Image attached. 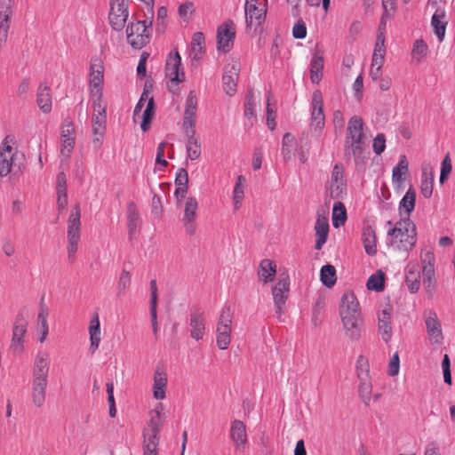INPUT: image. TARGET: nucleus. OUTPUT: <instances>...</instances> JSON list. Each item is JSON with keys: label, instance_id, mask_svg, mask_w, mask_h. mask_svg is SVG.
<instances>
[{"label": "nucleus", "instance_id": "nucleus-34", "mask_svg": "<svg viewBox=\"0 0 455 455\" xmlns=\"http://www.w3.org/2000/svg\"><path fill=\"white\" fill-rule=\"evenodd\" d=\"M447 20L443 10L437 9L432 16L431 25L438 40L442 42L445 36Z\"/></svg>", "mask_w": 455, "mask_h": 455}, {"label": "nucleus", "instance_id": "nucleus-32", "mask_svg": "<svg viewBox=\"0 0 455 455\" xmlns=\"http://www.w3.org/2000/svg\"><path fill=\"white\" fill-rule=\"evenodd\" d=\"M36 103L43 113H50L52 110V95L49 86L41 84L37 89Z\"/></svg>", "mask_w": 455, "mask_h": 455}, {"label": "nucleus", "instance_id": "nucleus-25", "mask_svg": "<svg viewBox=\"0 0 455 455\" xmlns=\"http://www.w3.org/2000/svg\"><path fill=\"white\" fill-rule=\"evenodd\" d=\"M426 327L431 343L440 344L443 339L441 323L435 312H429L426 318Z\"/></svg>", "mask_w": 455, "mask_h": 455}, {"label": "nucleus", "instance_id": "nucleus-35", "mask_svg": "<svg viewBox=\"0 0 455 455\" xmlns=\"http://www.w3.org/2000/svg\"><path fill=\"white\" fill-rule=\"evenodd\" d=\"M90 334V351L93 354L100 346V324L99 315H95L90 321L89 325Z\"/></svg>", "mask_w": 455, "mask_h": 455}, {"label": "nucleus", "instance_id": "nucleus-4", "mask_svg": "<svg viewBox=\"0 0 455 455\" xmlns=\"http://www.w3.org/2000/svg\"><path fill=\"white\" fill-rule=\"evenodd\" d=\"M363 120L354 116L347 124V135L345 140V152L347 155L359 156L363 148Z\"/></svg>", "mask_w": 455, "mask_h": 455}, {"label": "nucleus", "instance_id": "nucleus-63", "mask_svg": "<svg viewBox=\"0 0 455 455\" xmlns=\"http://www.w3.org/2000/svg\"><path fill=\"white\" fill-rule=\"evenodd\" d=\"M451 172V163L450 156L447 155L442 162L441 174H440V181L443 182L447 176Z\"/></svg>", "mask_w": 455, "mask_h": 455}, {"label": "nucleus", "instance_id": "nucleus-10", "mask_svg": "<svg viewBox=\"0 0 455 455\" xmlns=\"http://www.w3.org/2000/svg\"><path fill=\"white\" fill-rule=\"evenodd\" d=\"M324 127V115L323 109V95L318 90L312 94L310 131L318 137Z\"/></svg>", "mask_w": 455, "mask_h": 455}, {"label": "nucleus", "instance_id": "nucleus-54", "mask_svg": "<svg viewBox=\"0 0 455 455\" xmlns=\"http://www.w3.org/2000/svg\"><path fill=\"white\" fill-rule=\"evenodd\" d=\"M366 286L369 290L380 291L384 289V275L382 274L372 275L367 281Z\"/></svg>", "mask_w": 455, "mask_h": 455}, {"label": "nucleus", "instance_id": "nucleus-52", "mask_svg": "<svg viewBox=\"0 0 455 455\" xmlns=\"http://www.w3.org/2000/svg\"><path fill=\"white\" fill-rule=\"evenodd\" d=\"M358 379L370 377V365L366 357L360 355L356 362Z\"/></svg>", "mask_w": 455, "mask_h": 455}, {"label": "nucleus", "instance_id": "nucleus-57", "mask_svg": "<svg viewBox=\"0 0 455 455\" xmlns=\"http://www.w3.org/2000/svg\"><path fill=\"white\" fill-rule=\"evenodd\" d=\"M166 18H167V8L162 6L157 11L156 17V31L158 33H163L164 31V28L166 25Z\"/></svg>", "mask_w": 455, "mask_h": 455}, {"label": "nucleus", "instance_id": "nucleus-37", "mask_svg": "<svg viewBox=\"0 0 455 455\" xmlns=\"http://www.w3.org/2000/svg\"><path fill=\"white\" fill-rule=\"evenodd\" d=\"M106 121L107 116L92 115V142L96 147L100 145L106 129Z\"/></svg>", "mask_w": 455, "mask_h": 455}, {"label": "nucleus", "instance_id": "nucleus-2", "mask_svg": "<svg viewBox=\"0 0 455 455\" xmlns=\"http://www.w3.org/2000/svg\"><path fill=\"white\" fill-rule=\"evenodd\" d=\"M417 243L415 224L404 218L387 231V245L394 251L409 252Z\"/></svg>", "mask_w": 455, "mask_h": 455}, {"label": "nucleus", "instance_id": "nucleus-26", "mask_svg": "<svg viewBox=\"0 0 455 455\" xmlns=\"http://www.w3.org/2000/svg\"><path fill=\"white\" fill-rule=\"evenodd\" d=\"M167 374L160 367H156L154 372L153 395L156 400L165 398L167 387Z\"/></svg>", "mask_w": 455, "mask_h": 455}, {"label": "nucleus", "instance_id": "nucleus-46", "mask_svg": "<svg viewBox=\"0 0 455 455\" xmlns=\"http://www.w3.org/2000/svg\"><path fill=\"white\" fill-rule=\"evenodd\" d=\"M408 172V162L405 156H402L398 164L394 167L392 172V180L395 183H402L404 181V176Z\"/></svg>", "mask_w": 455, "mask_h": 455}, {"label": "nucleus", "instance_id": "nucleus-60", "mask_svg": "<svg viewBox=\"0 0 455 455\" xmlns=\"http://www.w3.org/2000/svg\"><path fill=\"white\" fill-rule=\"evenodd\" d=\"M57 194V210L61 212H63L67 206H68V194L67 190H56Z\"/></svg>", "mask_w": 455, "mask_h": 455}, {"label": "nucleus", "instance_id": "nucleus-11", "mask_svg": "<svg viewBox=\"0 0 455 455\" xmlns=\"http://www.w3.org/2000/svg\"><path fill=\"white\" fill-rule=\"evenodd\" d=\"M128 16V0H111L108 20L113 29L122 30Z\"/></svg>", "mask_w": 455, "mask_h": 455}, {"label": "nucleus", "instance_id": "nucleus-47", "mask_svg": "<svg viewBox=\"0 0 455 455\" xmlns=\"http://www.w3.org/2000/svg\"><path fill=\"white\" fill-rule=\"evenodd\" d=\"M359 395L364 404L369 405L371 399L372 385L371 377L359 379Z\"/></svg>", "mask_w": 455, "mask_h": 455}, {"label": "nucleus", "instance_id": "nucleus-51", "mask_svg": "<svg viewBox=\"0 0 455 455\" xmlns=\"http://www.w3.org/2000/svg\"><path fill=\"white\" fill-rule=\"evenodd\" d=\"M427 52L428 46L422 39H418L415 41L411 55L412 58L417 60V62H420L427 56Z\"/></svg>", "mask_w": 455, "mask_h": 455}, {"label": "nucleus", "instance_id": "nucleus-43", "mask_svg": "<svg viewBox=\"0 0 455 455\" xmlns=\"http://www.w3.org/2000/svg\"><path fill=\"white\" fill-rule=\"evenodd\" d=\"M434 175L427 168L422 170L420 192L425 198H429L433 193Z\"/></svg>", "mask_w": 455, "mask_h": 455}, {"label": "nucleus", "instance_id": "nucleus-8", "mask_svg": "<svg viewBox=\"0 0 455 455\" xmlns=\"http://www.w3.org/2000/svg\"><path fill=\"white\" fill-rule=\"evenodd\" d=\"M246 28L255 29L262 25L267 15L266 0H246L245 6Z\"/></svg>", "mask_w": 455, "mask_h": 455}, {"label": "nucleus", "instance_id": "nucleus-31", "mask_svg": "<svg viewBox=\"0 0 455 455\" xmlns=\"http://www.w3.org/2000/svg\"><path fill=\"white\" fill-rule=\"evenodd\" d=\"M315 231L316 235L315 250H321L327 241L329 233V221L324 216H318L315 224Z\"/></svg>", "mask_w": 455, "mask_h": 455}, {"label": "nucleus", "instance_id": "nucleus-3", "mask_svg": "<svg viewBox=\"0 0 455 455\" xmlns=\"http://www.w3.org/2000/svg\"><path fill=\"white\" fill-rule=\"evenodd\" d=\"M26 167L25 155L16 148H13L8 142L7 138L0 146V176L6 177L10 173L19 174Z\"/></svg>", "mask_w": 455, "mask_h": 455}, {"label": "nucleus", "instance_id": "nucleus-42", "mask_svg": "<svg viewBox=\"0 0 455 455\" xmlns=\"http://www.w3.org/2000/svg\"><path fill=\"white\" fill-rule=\"evenodd\" d=\"M415 202L416 192L414 188L410 187L399 204V210L401 214L404 212L407 215V218H409L411 212L414 210Z\"/></svg>", "mask_w": 455, "mask_h": 455}, {"label": "nucleus", "instance_id": "nucleus-14", "mask_svg": "<svg viewBox=\"0 0 455 455\" xmlns=\"http://www.w3.org/2000/svg\"><path fill=\"white\" fill-rule=\"evenodd\" d=\"M197 210V200L193 196L187 197L184 204V214L182 217V222L186 233L189 235H195L196 231Z\"/></svg>", "mask_w": 455, "mask_h": 455}, {"label": "nucleus", "instance_id": "nucleus-40", "mask_svg": "<svg viewBox=\"0 0 455 455\" xmlns=\"http://www.w3.org/2000/svg\"><path fill=\"white\" fill-rule=\"evenodd\" d=\"M188 141H187V153L190 160H196L201 156V144L198 139L196 137V131H192V133L184 132Z\"/></svg>", "mask_w": 455, "mask_h": 455}, {"label": "nucleus", "instance_id": "nucleus-56", "mask_svg": "<svg viewBox=\"0 0 455 455\" xmlns=\"http://www.w3.org/2000/svg\"><path fill=\"white\" fill-rule=\"evenodd\" d=\"M131 283V275L127 270H123L120 274L117 283V290L119 294H123L129 288Z\"/></svg>", "mask_w": 455, "mask_h": 455}, {"label": "nucleus", "instance_id": "nucleus-38", "mask_svg": "<svg viewBox=\"0 0 455 455\" xmlns=\"http://www.w3.org/2000/svg\"><path fill=\"white\" fill-rule=\"evenodd\" d=\"M420 275L415 264L409 265L405 270V281L411 292L415 293L420 286Z\"/></svg>", "mask_w": 455, "mask_h": 455}, {"label": "nucleus", "instance_id": "nucleus-30", "mask_svg": "<svg viewBox=\"0 0 455 455\" xmlns=\"http://www.w3.org/2000/svg\"><path fill=\"white\" fill-rule=\"evenodd\" d=\"M47 386V381L31 380V399L36 408L43 407L45 403Z\"/></svg>", "mask_w": 455, "mask_h": 455}, {"label": "nucleus", "instance_id": "nucleus-24", "mask_svg": "<svg viewBox=\"0 0 455 455\" xmlns=\"http://www.w3.org/2000/svg\"><path fill=\"white\" fill-rule=\"evenodd\" d=\"M81 238V211L79 204H76L68 217L67 239L80 240Z\"/></svg>", "mask_w": 455, "mask_h": 455}, {"label": "nucleus", "instance_id": "nucleus-7", "mask_svg": "<svg viewBox=\"0 0 455 455\" xmlns=\"http://www.w3.org/2000/svg\"><path fill=\"white\" fill-rule=\"evenodd\" d=\"M347 195V180L344 168L336 164L331 171V179L326 185V196L331 199H342Z\"/></svg>", "mask_w": 455, "mask_h": 455}, {"label": "nucleus", "instance_id": "nucleus-19", "mask_svg": "<svg viewBox=\"0 0 455 455\" xmlns=\"http://www.w3.org/2000/svg\"><path fill=\"white\" fill-rule=\"evenodd\" d=\"M392 307L389 304L382 306L378 313V329L381 339L387 343L393 335L391 323Z\"/></svg>", "mask_w": 455, "mask_h": 455}, {"label": "nucleus", "instance_id": "nucleus-18", "mask_svg": "<svg viewBox=\"0 0 455 455\" xmlns=\"http://www.w3.org/2000/svg\"><path fill=\"white\" fill-rule=\"evenodd\" d=\"M28 322L22 314L17 315L12 329V338L10 348L14 353H21L23 350L24 335L27 332Z\"/></svg>", "mask_w": 455, "mask_h": 455}, {"label": "nucleus", "instance_id": "nucleus-13", "mask_svg": "<svg viewBox=\"0 0 455 455\" xmlns=\"http://www.w3.org/2000/svg\"><path fill=\"white\" fill-rule=\"evenodd\" d=\"M198 106V98L195 91H190L185 102V110L183 116L182 128L184 132L192 133L196 131V116Z\"/></svg>", "mask_w": 455, "mask_h": 455}, {"label": "nucleus", "instance_id": "nucleus-22", "mask_svg": "<svg viewBox=\"0 0 455 455\" xmlns=\"http://www.w3.org/2000/svg\"><path fill=\"white\" fill-rule=\"evenodd\" d=\"M162 403L152 411H150V420L148 425L143 430V438L159 440L160 429L163 425L161 418Z\"/></svg>", "mask_w": 455, "mask_h": 455}, {"label": "nucleus", "instance_id": "nucleus-48", "mask_svg": "<svg viewBox=\"0 0 455 455\" xmlns=\"http://www.w3.org/2000/svg\"><path fill=\"white\" fill-rule=\"evenodd\" d=\"M347 220L346 207L340 201H337L332 208V224L335 228L343 225Z\"/></svg>", "mask_w": 455, "mask_h": 455}, {"label": "nucleus", "instance_id": "nucleus-27", "mask_svg": "<svg viewBox=\"0 0 455 455\" xmlns=\"http://www.w3.org/2000/svg\"><path fill=\"white\" fill-rule=\"evenodd\" d=\"M75 132L73 124L71 123L65 124L61 131V148L60 153L62 156L68 157L73 151L75 145Z\"/></svg>", "mask_w": 455, "mask_h": 455}, {"label": "nucleus", "instance_id": "nucleus-64", "mask_svg": "<svg viewBox=\"0 0 455 455\" xmlns=\"http://www.w3.org/2000/svg\"><path fill=\"white\" fill-rule=\"evenodd\" d=\"M188 172L183 168L179 169V171L176 174V178H175L176 187H188Z\"/></svg>", "mask_w": 455, "mask_h": 455}, {"label": "nucleus", "instance_id": "nucleus-21", "mask_svg": "<svg viewBox=\"0 0 455 455\" xmlns=\"http://www.w3.org/2000/svg\"><path fill=\"white\" fill-rule=\"evenodd\" d=\"M189 331L192 339L200 340L205 334V318L199 309L192 310L189 315Z\"/></svg>", "mask_w": 455, "mask_h": 455}, {"label": "nucleus", "instance_id": "nucleus-59", "mask_svg": "<svg viewBox=\"0 0 455 455\" xmlns=\"http://www.w3.org/2000/svg\"><path fill=\"white\" fill-rule=\"evenodd\" d=\"M292 36L296 39H303L307 36V27L303 20H298L292 28Z\"/></svg>", "mask_w": 455, "mask_h": 455}, {"label": "nucleus", "instance_id": "nucleus-41", "mask_svg": "<svg viewBox=\"0 0 455 455\" xmlns=\"http://www.w3.org/2000/svg\"><path fill=\"white\" fill-rule=\"evenodd\" d=\"M276 273V265L273 260L263 259L259 264V277L264 283L274 279Z\"/></svg>", "mask_w": 455, "mask_h": 455}, {"label": "nucleus", "instance_id": "nucleus-5", "mask_svg": "<svg viewBox=\"0 0 455 455\" xmlns=\"http://www.w3.org/2000/svg\"><path fill=\"white\" fill-rule=\"evenodd\" d=\"M233 316L231 306L225 305L220 310L216 326V343L221 350L227 349L231 342Z\"/></svg>", "mask_w": 455, "mask_h": 455}, {"label": "nucleus", "instance_id": "nucleus-16", "mask_svg": "<svg viewBox=\"0 0 455 455\" xmlns=\"http://www.w3.org/2000/svg\"><path fill=\"white\" fill-rule=\"evenodd\" d=\"M290 291V280L286 275L280 278L272 289V295L275 303V312L279 316L283 313V307L286 303L288 293Z\"/></svg>", "mask_w": 455, "mask_h": 455}, {"label": "nucleus", "instance_id": "nucleus-44", "mask_svg": "<svg viewBox=\"0 0 455 455\" xmlns=\"http://www.w3.org/2000/svg\"><path fill=\"white\" fill-rule=\"evenodd\" d=\"M245 182L246 180L243 175L237 177L236 183L233 189V203L235 210L241 207L243 200Z\"/></svg>", "mask_w": 455, "mask_h": 455}, {"label": "nucleus", "instance_id": "nucleus-12", "mask_svg": "<svg viewBox=\"0 0 455 455\" xmlns=\"http://www.w3.org/2000/svg\"><path fill=\"white\" fill-rule=\"evenodd\" d=\"M235 38V25L228 20L217 28V49L223 52H229Z\"/></svg>", "mask_w": 455, "mask_h": 455}, {"label": "nucleus", "instance_id": "nucleus-53", "mask_svg": "<svg viewBox=\"0 0 455 455\" xmlns=\"http://www.w3.org/2000/svg\"><path fill=\"white\" fill-rule=\"evenodd\" d=\"M255 115V97L251 91H249L244 99V116L251 118Z\"/></svg>", "mask_w": 455, "mask_h": 455}, {"label": "nucleus", "instance_id": "nucleus-49", "mask_svg": "<svg viewBox=\"0 0 455 455\" xmlns=\"http://www.w3.org/2000/svg\"><path fill=\"white\" fill-rule=\"evenodd\" d=\"M320 279L326 287H332L337 280L335 267L329 264L322 267L320 271Z\"/></svg>", "mask_w": 455, "mask_h": 455}, {"label": "nucleus", "instance_id": "nucleus-62", "mask_svg": "<svg viewBox=\"0 0 455 455\" xmlns=\"http://www.w3.org/2000/svg\"><path fill=\"white\" fill-rule=\"evenodd\" d=\"M373 150L377 155H380L386 148L385 136L382 133H379L373 140Z\"/></svg>", "mask_w": 455, "mask_h": 455}, {"label": "nucleus", "instance_id": "nucleus-39", "mask_svg": "<svg viewBox=\"0 0 455 455\" xmlns=\"http://www.w3.org/2000/svg\"><path fill=\"white\" fill-rule=\"evenodd\" d=\"M204 36L202 32H196L191 40L189 56L192 60H199L204 52Z\"/></svg>", "mask_w": 455, "mask_h": 455}, {"label": "nucleus", "instance_id": "nucleus-23", "mask_svg": "<svg viewBox=\"0 0 455 455\" xmlns=\"http://www.w3.org/2000/svg\"><path fill=\"white\" fill-rule=\"evenodd\" d=\"M230 438L238 451H243L247 443L246 427L242 420L235 419L232 422L230 427Z\"/></svg>", "mask_w": 455, "mask_h": 455}, {"label": "nucleus", "instance_id": "nucleus-9", "mask_svg": "<svg viewBox=\"0 0 455 455\" xmlns=\"http://www.w3.org/2000/svg\"><path fill=\"white\" fill-rule=\"evenodd\" d=\"M143 108L144 110L141 116L142 121L140 124V127L143 132H147L149 129L150 124L154 117L155 108L154 98L149 96V93L147 90L143 91L138 103L134 108L132 116V119L134 122H136L137 118L140 117V113L142 111Z\"/></svg>", "mask_w": 455, "mask_h": 455}, {"label": "nucleus", "instance_id": "nucleus-28", "mask_svg": "<svg viewBox=\"0 0 455 455\" xmlns=\"http://www.w3.org/2000/svg\"><path fill=\"white\" fill-rule=\"evenodd\" d=\"M12 13L10 4H0V47L7 40Z\"/></svg>", "mask_w": 455, "mask_h": 455}, {"label": "nucleus", "instance_id": "nucleus-50", "mask_svg": "<svg viewBox=\"0 0 455 455\" xmlns=\"http://www.w3.org/2000/svg\"><path fill=\"white\" fill-rule=\"evenodd\" d=\"M94 116H107V104L103 100V93L91 94Z\"/></svg>", "mask_w": 455, "mask_h": 455}, {"label": "nucleus", "instance_id": "nucleus-55", "mask_svg": "<svg viewBox=\"0 0 455 455\" xmlns=\"http://www.w3.org/2000/svg\"><path fill=\"white\" fill-rule=\"evenodd\" d=\"M143 455H158L159 440L143 438Z\"/></svg>", "mask_w": 455, "mask_h": 455}, {"label": "nucleus", "instance_id": "nucleus-17", "mask_svg": "<svg viewBox=\"0 0 455 455\" xmlns=\"http://www.w3.org/2000/svg\"><path fill=\"white\" fill-rule=\"evenodd\" d=\"M50 371V356L45 351H39L35 356L32 368V380L47 381Z\"/></svg>", "mask_w": 455, "mask_h": 455}, {"label": "nucleus", "instance_id": "nucleus-61", "mask_svg": "<svg viewBox=\"0 0 455 455\" xmlns=\"http://www.w3.org/2000/svg\"><path fill=\"white\" fill-rule=\"evenodd\" d=\"M80 240L68 239V259L70 263H73L76 259V253L78 250V243Z\"/></svg>", "mask_w": 455, "mask_h": 455}, {"label": "nucleus", "instance_id": "nucleus-29", "mask_svg": "<svg viewBox=\"0 0 455 455\" xmlns=\"http://www.w3.org/2000/svg\"><path fill=\"white\" fill-rule=\"evenodd\" d=\"M103 78V67L100 63H92L90 73V94L102 93Z\"/></svg>", "mask_w": 455, "mask_h": 455}, {"label": "nucleus", "instance_id": "nucleus-15", "mask_svg": "<svg viewBox=\"0 0 455 455\" xmlns=\"http://www.w3.org/2000/svg\"><path fill=\"white\" fill-rule=\"evenodd\" d=\"M239 72L240 63L237 60H232L225 66L222 76V87L228 96H233L236 92V83Z\"/></svg>", "mask_w": 455, "mask_h": 455}, {"label": "nucleus", "instance_id": "nucleus-58", "mask_svg": "<svg viewBox=\"0 0 455 455\" xmlns=\"http://www.w3.org/2000/svg\"><path fill=\"white\" fill-rule=\"evenodd\" d=\"M385 55L386 48H374L371 59V66H378V68H382L385 62Z\"/></svg>", "mask_w": 455, "mask_h": 455}, {"label": "nucleus", "instance_id": "nucleus-45", "mask_svg": "<svg viewBox=\"0 0 455 455\" xmlns=\"http://www.w3.org/2000/svg\"><path fill=\"white\" fill-rule=\"evenodd\" d=\"M128 233L132 235L140 226V217L136 205L130 203L127 206Z\"/></svg>", "mask_w": 455, "mask_h": 455}, {"label": "nucleus", "instance_id": "nucleus-36", "mask_svg": "<svg viewBox=\"0 0 455 455\" xmlns=\"http://www.w3.org/2000/svg\"><path fill=\"white\" fill-rule=\"evenodd\" d=\"M323 57L320 52H315L310 62V79L313 84H318L323 76Z\"/></svg>", "mask_w": 455, "mask_h": 455}, {"label": "nucleus", "instance_id": "nucleus-1", "mask_svg": "<svg viewBox=\"0 0 455 455\" xmlns=\"http://www.w3.org/2000/svg\"><path fill=\"white\" fill-rule=\"evenodd\" d=\"M339 315L347 337L352 340L361 338L363 318L359 302L351 291H346L341 298Z\"/></svg>", "mask_w": 455, "mask_h": 455}, {"label": "nucleus", "instance_id": "nucleus-20", "mask_svg": "<svg viewBox=\"0 0 455 455\" xmlns=\"http://www.w3.org/2000/svg\"><path fill=\"white\" fill-rule=\"evenodd\" d=\"M165 75L172 82L180 83L185 74L181 68V58L178 52L170 54L165 65Z\"/></svg>", "mask_w": 455, "mask_h": 455}, {"label": "nucleus", "instance_id": "nucleus-33", "mask_svg": "<svg viewBox=\"0 0 455 455\" xmlns=\"http://www.w3.org/2000/svg\"><path fill=\"white\" fill-rule=\"evenodd\" d=\"M362 239L365 252L370 256L375 255L377 252V237L375 229L371 226L368 225L363 228Z\"/></svg>", "mask_w": 455, "mask_h": 455}, {"label": "nucleus", "instance_id": "nucleus-6", "mask_svg": "<svg viewBox=\"0 0 455 455\" xmlns=\"http://www.w3.org/2000/svg\"><path fill=\"white\" fill-rule=\"evenodd\" d=\"M152 21H132L126 28V38L128 44L136 50L143 48L149 43L151 36Z\"/></svg>", "mask_w": 455, "mask_h": 455}]
</instances>
